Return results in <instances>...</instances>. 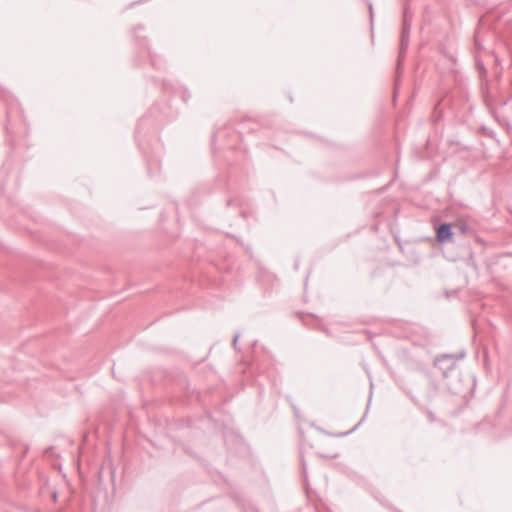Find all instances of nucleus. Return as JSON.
Returning <instances> with one entry per match:
<instances>
[{
	"label": "nucleus",
	"mask_w": 512,
	"mask_h": 512,
	"mask_svg": "<svg viewBox=\"0 0 512 512\" xmlns=\"http://www.w3.org/2000/svg\"><path fill=\"white\" fill-rule=\"evenodd\" d=\"M463 357V352L458 358L452 354H444L437 357L434 362L435 367L442 373L446 387L454 394H458L462 391V379L457 361Z\"/></svg>",
	"instance_id": "nucleus-1"
},
{
	"label": "nucleus",
	"mask_w": 512,
	"mask_h": 512,
	"mask_svg": "<svg viewBox=\"0 0 512 512\" xmlns=\"http://www.w3.org/2000/svg\"><path fill=\"white\" fill-rule=\"evenodd\" d=\"M410 30H411V16H410L408 10L406 9L404 11V15H403V27H402V33H401V39H400L398 68L400 67L401 60L404 57V55L408 49V46H409Z\"/></svg>",
	"instance_id": "nucleus-2"
},
{
	"label": "nucleus",
	"mask_w": 512,
	"mask_h": 512,
	"mask_svg": "<svg viewBox=\"0 0 512 512\" xmlns=\"http://www.w3.org/2000/svg\"><path fill=\"white\" fill-rule=\"evenodd\" d=\"M302 421L298 423V431H299V434L301 435V437H304V432H303V429H302V426L307 423L309 424L311 427H314L315 429L319 430L320 432L324 433V434H327L329 436H332V437H345V436H348L350 435L351 433H353L355 430H357L360 425L363 423L364 419L365 418H361V420L355 424L352 428L346 430V431H333V432H328V431H325L319 427H316L314 425V423L312 421H307L308 418H300Z\"/></svg>",
	"instance_id": "nucleus-3"
},
{
	"label": "nucleus",
	"mask_w": 512,
	"mask_h": 512,
	"mask_svg": "<svg viewBox=\"0 0 512 512\" xmlns=\"http://www.w3.org/2000/svg\"><path fill=\"white\" fill-rule=\"evenodd\" d=\"M437 240L440 243L450 242L453 240L452 226L449 223L441 224L436 231Z\"/></svg>",
	"instance_id": "nucleus-4"
},
{
	"label": "nucleus",
	"mask_w": 512,
	"mask_h": 512,
	"mask_svg": "<svg viewBox=\"0 0 512 512\" xmlns=\"http://www.w3.org/2000/svg\"><path fill=\"white\" fill-rule=\"evenodd\" d=\"M224 441H225V444L230 448V446L236 442V443H241L242 442V437L238 434V433H234V432H224Z\"/></svg>",
	"instance_id": "nucleus-5"
},
{
	"label": "nucleus",
	"mask_w": 512,
	"mask_h": 512,
	"mask_svg": "<svg viewBox=\"0 0 512 512\" xmlns=\"http://www.w3.org/2000/svg\"><path fill=\"white\" fill-rule=\"evenodd\" d=\"M491 426V422L489 419L485 418L481 423H479L478 427L488 428Z\"/></svg>",
	"instance_id": "nucleus-6"
},
{
	"label": "nucleus",
	"mask_w": 512,
	"mask_h": 512,
	"mask_svg": "<svg viewBox=\"0 0 512 512\" xmlns=\"http://www.w3.org/2000/svg\"><path fill=\"white\" fill-rule=\"evenodd\" d=\"M238 339H239V334L237 333L233 337V346H234L235 349L237 348Z\"/></svg>",
	"instance_id": "nucleus-7"
},
{
	"label": "nucleus",
	"mask_w": 512,
	"mask_h": 512,
	"mask_svg": "<svg viewBox=\"0 0 512 512\" xmlns=\"http://www.w3.org/2000/svg\"><path fill=\"white\" fill-rule=\"evenodd\" d=\"M369 11H370V18L372 20L373 19V9H372V4L371 3L369 4Z\"/></svg>",
	"instance_id": "nucleus-8"
},
{
	"label": "nucleus",
	"mask_w": 512,
	"mask_h": 512,
	"mask_svg": "<svg viewBox=\"0 0 512 512\" xmlns=\"http://www.w3.org/2000/svg\"><path fill=\"white\" fill-rule=\"evenodd\" d=\"M460 228H461L462 232H465V229H466V228H465V226H464V225H463V226H461Z\"/></svg>",
	"instance_id": "nucleus-9"
},
{
	"label": "nucleus",
	"mask_w": 512,
	"mask_h": 512,
	"mask_svg": "<svg viewBox=\"0 0 512 512\" xmlns=\"http://www.w3.org/2000/svg\"><path fill=\"white\" fill-rule=\"evenodd\" d=\"M303 470H305V463L302 461Z\"/></svg>",
	"instance_id": "nucleus-10"
}]
</instances>
